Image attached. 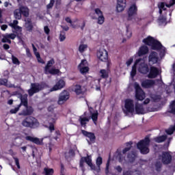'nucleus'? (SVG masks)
I'll list each match as a JSON object with an SVG mask.
<instances>
[{
    "label": "nucleus",
    "instance_id": "obj_49",
    "mask_svg": "<svg viewBox=\"0 0 175 175\" xmlns=\"http://www.w3.org/2000/svg\"><path fill=\"white\" fill-rule=\"evenodd\" d=\"M110 167V157H109L107 163H106V167H105V174H109V169Z\"/></svg>",
    "mask_w": 175,
    "mask_h": 175
},
{
    "label": "nucleus",
    "instance_id": "obj_46",
    "mask_svg": "<svg viewBox=\"0 0 175 175\" xmlns=\"http://www.w3.org/2000/svg\"><path fill=\"white\" fill-rule=\"evenodd\" d=\"M103 23H105V16L103 15H100L98 17L97 23H98L100 25H102Z\"/></svg>",
    "mask_w": 175,
    "mask_h": 175
},
{
    "label": "nucleus",
    "instance_id": "obj_14",
    "mask_svg": "<svg viewBox=\"0 0 175 175\" xmlns=\"http://www.w3.org/2000/svg\"><path fill=\"white\" fill-rule=\"evenodd\" d=\"M138 70L142 75H147L150 72V67H148V64L146 63L142 62L139 64Z\"/></svg>",
    "mask_w": 175,
    "mask_h": 175
},
{
    "label": "nucleus",
    "instance_id": "obj_62",
    "mask_svg": "<svg viewBox=\"0 0 175 175\" xmlns=\"http://www.w3.org/2000/svg\"><path fill=\"white\" fill-rule=\"evenodd\" d=\"M174 131H175L174 126H173L172 129L167 130L166 133L167 135H173Z\"/></svg>",
    "mask_w": 175,
    "mask_h": 175
},
{
    "label": "nucleus",
    "instance_id": "obj_25",
    "mask_svg": "<svg viewBox=\"0 0 175 175\" xmlns=\"http://www.w3.org/2000/svg\"><path fill=\"white\" fill-rule=\"evenodd\" d=\"M25 139L28 142H31V143H34V144H37L38 146L42 144V142H40V139L38 137H33L29 135L25 137Z\"/></svg>",
    "mask_w": 175,
    "mask_h": 175
},
{
    "label": "nucleus",
    "instance_id": "obj_19",
    "mask_svg": "<svg viewBox=\"0 0 175 175\" xmlns=\"http://www.w3.org/2000/svg\"><path fill=\"white\" fill-rule=\"evenodd\" d=\"M40 125V124L39 123V120H38L35 117L31 116L29 128H30V129H36V128H39Z\"/></svg>",
    "mask_w": 175,
    "mask_h": 175
},
{
    "label": "nucleus",
    "instance_id": "obj_55",
    "mask_svg": "<svg viewBox=\"0 0 175 175\" xmlns=\"http://www.w3.org/2000/svg\"><path fill=\"white\" fill-rule=\"evenodd\" d=\"M65 21H66V23H68V24H70L71 27H72V28H76V26H75V25L72 24V19L70 17H66L65 18Z\"/></svg>",
    "mask_w": 175,
    "mask_h": 175
},
{
    "label": "nucleus",
    "instance_id": "obj_22",
    "mask_svg": "<svg viewBox=\"0 0 175 175\" xmlns=\"http://www.w3.org/2000/svg\"><path fill=\"white\" fill-rule=\"evenodd\" d=\"M25 27L28 32H32L33 30V24L32 23V19L27 18L25 21Z\"/></svg>",
    "mask_w": 175,
    "mask_h": 175
},
{
    "label": "nucleus",
    "instance_id": "obj_13",
    "mask_svg": "<svg viewBox=\"0 0 175 175\" xmlns=\"http://www.w3.org/2000/svg\"><path fill=\"white\" fill-rule=\"evenodd\" d=\"M47 122H49V125L45 124L44 127L48 128L51 132V133H53L54 131H55V126L54 124H55V118H49L46 120Z\"/></svg>",
    "mask_w": 175,
    "mask_h": 175
},
{
    "label": "nucleus",
    "instance_id": "obj_53",
    "mask_svg": "<svg viewBox=\"0 0 175 175\" xmlns=\"http://www.w3.org/2000/svg\"><path fill=\"white\" fill-rule=\"evenodd\" d=\"M136 66H133L132 68V70L131 72V77H135V76H136Z\"/></svg>",
    "mask_w": 175,
    "mask_h": 175
},
{
    "label": "nucleus",
    "instance_id": "obj_52",
    "mask_svg": "<svg viewBox=\"0 0 175 175\" xmlns=\"http://www.w3.org/2000/svg\"><path fill=\"white\" fill-rule=\"evenodd\" d=\"M7 36V38H9L10 40L12 39V40H14L16 39V34L12 33H5Z\"/></svg>",
    "mask_w": 175,
    "mask_h": 175
},
{
    "label": "nucleus",
    "instance_id": "obj_21",
    "mask_svg": "<svg viewBox=\"0 0 175 175\" xmlns=\"http://www.w3.org/2000/svg\"><path fill=\"white\" fill-rule=\"evenodd\" d=\"M25 109H23L21 113H19V116H31L32 113H33V108L31 106L25 107Z\"/></svg>",
    "mask_w": 175,
    "mask_h": 175
},
{
    "label": "nucleus",
    "instance_id": "obj_38",
    "mask_svg": "<svg viewBox=\"0 0 175 175\" xmlns=\"http://www.w3.org/2000/svg\"><path fill=\"white\" fill-rule=\"evenodd\" d=\"M42 174H44V175H53V174H54V169L49 168V167H44V172H42Z\"/></svg>",
    "mask_w": 175,
    "mask_h": 175
},
{
    "label": "nucleus",
    "instance_id": "obj_61",
    "mask_svg": "<svg viewBox=\"0 0 175 175\" xmlns=\"http://www.w3.org/2000/svg\"><path fill=\"white\" fill-rule=\"evenodd\" d=\"M94 12H95L96 14H97L98 16H103V12H102V11L99 8H96L94 10Z\"/></svg>",
    "mask_w": 175,
    "mask_h": 175
},
{
    "label": "nucleus",
    "instance_id": "obj_42",
    "mask_svg": "<svg viewBox=\"0 0 175 175\" xmlns=\"http://www.w3.org/2000/svg\"><path fill=\"white\" fill-rule=\"evenodd\" d=\"M103 163V159L101 157H97L96 160V164L98 169H100V165Z\"/></svg>",
    "mask_w": 175,
    "mask_h": 175
},
{
    "label": "nucleus",
    "instance_id": "obj_60",
    "mask_svg": "<svg viewBox=\"0 0 175 175\" xmlns=\"http://www.w3.org/2000/svg\"><path fill=\"white\" fill-rule=\"evenodd\" d=\"M170 113H172V114H175V101H173L172 104L170 106Z\"/></svg>",
    "mask_w": 175,
    "mask_h": 175
},
{
    "label": "nucleus",
    "instance_id": "obj_27",
    "mask_svg": "<svg viewBox=\"0 0 175 175\" xmlns=\"http://www.w3.org/2000/svg\"><path fill=\"white\" fill-rule=\"evenodd\" d=\"M137 157V154L134 151H131L127 154V159L129 162H130L131 163H133V162L136 161Z\"/></svg>",
    "mask_w": 175,
    "mask_h": 175
},
{
    "label": "nucleus",
    "instance_id": "obj_63",
    "mask_svg": "<svg viewBox=\"0 0 175 175\" xmlns=\"http://www.w3.org/2000/svg\"><path fill=\"white\" fill-rule=\"evenodd\" d=\"M18 24V21L14 20L13 21V23H11L10 25V27H12V28H14V27H16Z\"/></svg>",
    "mask_w": 175,
    "mask_h": 175
},
{
    "label": "nucleus",
    "instance_id": "obj_43",
    "mask_svg": "<svg viewBox=\"0 0 175 175\" xmlns=\"http://www.w3.org/2000/svg\"><path fill=\"white\" fill-rule=\"evenodd\" d=\"M2 43H8L9 44H12V40H10L6 34L3 35V38L1 39Z\"/></svg>",
    "mask_w": 175,
    "mask_h": 175
},
{
    "label": "nucleus",
    "instance_id": "obj_2",
    "mask_svg": "<svg viewBox=\"0 0 175 175\" xmlns=\"http://www.w3.org/2000/svg\"><path fill=\"white\" fill-rule=\"evenodd\" d=\"M150 143H151V139H150V137L148 136L145 137L144 139L140 140L137 143V147L141 154L146 155L150 152Z\"/></svg>",
    "mask_w": 175,
    "mask_h": 175
},
{
    "label": "nucleus",
    "instance_id": "obj_6",
    "mask_svg": "<svg viewBox=\"0 0 175 175\" xmlns=\"http://www.w3.org/2000/svg\"><path fill=\"white\" fill-rule=\"evenodd\" d=\"M124 108L127 113H134L135 112V103L133 100L131 98H126L124 100Z\"/></svg>",
    "mask_w": 175,
    "mask_h": 175
},
{
    "label": "nucleus",
    "instance_id": "obj_12",
    "mask_svg": "<svg viewBox=\"0 0 175 175\" xmlns=\"http://www.w3.org/2000/svg\"><path fill=\"white\" fill-rule=\"evenodd\" d=\"M86 66L87 60L85 59L81 60V64H79L78 69H79L81 75H85V73L88 72V71L90 70V68H88V66Z\"/></svg>",
    "mask_w": 175,
    "mask_h": 175
},
{
    "label": "nucleus",
    "instance_id": "obj_7",
    "mask_svg": "<svg viewBox=\"0 0 175 175\" xmlns=\"http://www.w3.org/2000/svg\"><path fill=\"white\" fill-rule=\"evenodd\" d=\"M66 85V82H65V80L60 79L56 82L54 86L50 89L49 91L50 92H53L54 91H59V90H62V88H65Z\"/></svg>",
    "mask_w": 175,
    "mask_h": 175
},
{
    "label": "nucleus",
    "instance_id": "obj_39",
    "mask_svg": "<svg viewBox=\"0 0 175 175\" xmlns=\"http://www.w3.org/2000/svg\"><path fill=\"white\" fill-rule=\"evenodd\" d=\"M132 144H133V143L132 142L126 143V148H124L123 149V150H122L123 154H126V152H128V151H129L131 150V148H132Z\"/></svg>",
    "mask_w": 175,
    "mask_h": 175
},
{
    "label": "nucleus",
    "instance_id": "obj_16",
    "mask_svg": "<svg viewBox=\"0 0 175 175\" xmlns=\"http://www.w3.org/2000/svg\"><path fill=\"white\" fill-rule=\"evenodd\" d=\"M116 10L119 13L124 12L125 8H126V0H117Z\"/></svg>",
    "mask_w": 175,
    "mask_h": 175
},
{
    "label": "nucleus",
    "instance_id": "obj_1",
    "mask_svg": "<svg viewBox=\"0 0 175 175\" xmlns=\"http://www.w3.org/2000/svg\"><path fill=\"white\" fill-rule=\"evenodd\" d=\"M46 88H50V86L44 81L40 83H31L30 89L27 90L29 96H33L35 94H38L40 92V91L46 90Z\"/></svg>",
    "mask_w": 175,
    "mask_h": 175
},
{
    "label": "nucleus",
    "instance_id": "obj_50",
    "mask_svg": "<svg viewBox=\"0 0 175 175\" xmlns=\"http://www.w3.org/2000/svg\"><path fill=\"white\" fill-rule=\"evenodd\" d=\"M20 107H21L19 105L14 109H10V114H16L17 111L20 110Z\"/></svg>",
    "mask_w": 175,
    "mask_h": 175
},
{
    "label": "nucleus",
    "instance_id": "obj_8",
    "mask_svg": "<svg viewBox=\"0 0 175 175\" xmlns=\"http://www.w3.org/2000/svg\"><path fill=\"white\" fill-rule=\"evenodd\" d=\"M159 61V55L155 51H152L148 56V62L150 65H155Z\"/></svg>",
    "mask_w": 175,
    "mask_h": 175
},
{
    "label": "nucleus",
    "instance_id": "obj_31",
    "mask_svg": "<svg viewBox=\"0 0 175 175\" xmlns=\"http://www.w3.org/2000/svg\"><path fill=\"white\" fill-rule=\"evenodd\" d=\"M135 98L137 100H144L146 98V94L143 90L135 92Z\"/></svg>",
    "mask_w": 175,
    "mask_h": 175
},
{
    "label": "nucleus",
    "instance_id": "obj_29",
    "mask_svg": "<svg viewBox=\"0 0 175 175\" xmlns=\"http://www.w3.org/2000/svg\"><path fill=\"white\" fill-rule=\"evenodd\" d=\"M162 47H163V46L161 42L158 41L157 40H154V43L152 44L151 49L152 50H162Z\"/></svg>",
    "mask_w": 175,
    "mask_h": 175
},
{
    "label": "nucleus",
    "instance_id": "obj_58",
    "mask_svg": "<svg viewBox=\"0 0 175 175\" xmlns=\"http://www.w3.org/2000/svg\"><path fill=\"white\" fill-rule=\"evenodd\" d=\"M54 3H55V0H51L50 3L46 5L47 9H51L54 6Z\"/></svg>",
    "mask_w": 175,
    "mask_h": 175
},
{
    "label": "nucleus",
    "instance_id": "obj_17",
    "mask_svg": "<svg viewBox=\"0 0 175 175\" xmlns=\"http://www.w3.org/2000/svg\"><path fill=\"white\" fill-rule=\"evenodd\" d=\"M19 98L21 99V103L18 105L21 107V106H24L25 107H27L28 106V94H19Z\"/></svg>",
    "mask_w": 175,
    "mask_h": 175
},
{
    "label": "nucleus",
    "instance_id": "obj_32",
    "mask_svg": "<svg viewBox=\"0 0 175 175\" xmlns=\"http://www.w3.org/2000/svg\"><path fill=\"white\" fill-rule=\"evenodd\" d=\"M116 159H118L120 163H122V162L125 161V156H124V154H122V153L120 152L118 150L116 151Z\"/></svg>",
    "mask_w": 175,
    "mask_h": 175
},
{
    "label": "nucleus",
    "instance_id": "obj_41",
    "mask_svg": "<svg viewBox=\"0 0 175 175\" xmlns=\"http://www.w3.org/2000/svg\"><path fill=\"white\" fill-rule=\"evenodd\" d=\"M98 116H99L98 111H96L94 113H92V120L95 125H96V122L98 121Z\"/></svg>",
    "mask_w": 175,
    "mask_h": 175
},
{
    "label": "nucleus",
    "instance_id": "obj_15",
    "mask_svg": "<svg viewBox=\"0 0 175 175\" xmlns=\"http://www.w3.org/2000/svg\"><path fill=\"white\" fill-rule=\"evenodd\" d=\"M81 133L83 135V136H85V137H88L91 143H95V140H96V137H95V133L88 132L85 130H81Z\"/></svg>",
    "mask_w": 175,
    "mask_h": 175
},
{
    "label": "nucleus",
    "instance_id": "obj_47",
    "mask_svg": "<svg viewBox=\"0 0 175 175\" xmlns=\"http://www.w3.org/2000/svg\"><path fill=\"white\" fill-rule=\"evenodd\" d=\"M155 167H156L157 172H161V169H162V163L157 161L155 163Z\"/></svg>",
    "mask_w": 175,
    "mask_h": 175
},
{
    "label": "nucleus",
    "instance_id": "obj_9",
    "mask_svg": "<svg viewBox=\"0 0 175 175\" xmlns=\"http://www.w3.org/2000/svg\"><path fill=\"white\" fill-rule=\"evenodd\" d=\"M70 98V94L68 91L64 90L62 92L59 96L57 103L58 105H64L68 99Z\"/></svg>",
    "mask_w": 175,
    "mask_h": 175
},
{
    "label": "nucleus",
    "instance_id": "obj_18",
    "mask_svg": "<svg viewBox=\"0 0 175 175\" xmlns=\"http://www.w3.org/2000/svg\"><path fill=\"white\" fill-rule=\"evenodd\" d=\"M143 88H151L153 85H155V81L152 79H146L141 83Z\"/></svg>",
    "mask_w": 175,
    "mask_h": 175
},
{
    "label": "nucleus",
    "instance_id": "obj_3",
    "mask_svg": "<svg viewBox=\"0 0 175 175\" xmlns=\"http://www.w3.org/2000/svg\"><path fill=\"white\" fill-rule=\"evenodd\" d=\"M85 162L92 170H96V165L92 163V159L91 156L88 154L87 157H82L79 161V167H81L83 173L85 172V167H84Z\"/></svg>",
    "mask_w": 175,
    "mask_h": 175
},
{
    "label": "nucleus",
    "instance_id": "obj_24",
    "mask_svg": "<svg viewBox=\"0 0 175 175\" xmlns=\"http://www.w3.org/2000/svg\"><path fill=\"white\" fill-rule=\"evenodd\" d=\"M72 91L75 92L76 95H84V91L81 85L77 84L73 86Z\"/></svg>",
    "mask_w": 175,
    "mask_h": 175
},
{
    "label": "nucleus",
    "instance_id": "obj_44",
    "mask_svg": "<svg viewBox=\"0 0 175 175\" xmlns=\"http://www.w3.org/2000/svg\"><path fill=\"white\" fill-rule=\"evenodd\" d=\"M88 47V46L87 44H80L79 46V53H84V51H85V49H87Z\"/></svg>",
    "mask_w": 175,
    "mask_h": 175
},
{
    "label": "nucleus",
    "instance_id": "obj_54",
    "mask_svg": "<svg viewBox=\"0 0 175 175\" xmlns=\"http://www.w3.org/2000/svg\"><path fill=\"white\" fill-rule=\"evenodd\" d=\"M159 22L161 23V24H165V23H166V17L163 16H159Z\"/></svg>",
    "mask_w": 175,
    "mask_h": 175
},
{
    "label": "nucleus",
    "instance_id": "obj_30",
    "mask_svg": "<svg viewBox=\"0 0 175 175\" xmlns=\"http://www.w3.org/2000/svg\"><path fill=\"white\" fill-rule=\"evenodd\" d=\"M59 69L52 68L51 69L47 70V71L44 72L45 75H52L53 76H55V75H59Z\"/></svg>",
    "mask_w": 175,
    "mask_h": 175
},
{
    "label": "nucleus",
    "instance_id": "obj_57",
    "mask_svg": "<svg viewBox=\"0 0 175 175\" xmlns=\"http://www.w3.org/2000/svg\"><path fill=\"white\" fill-rule=\"evenodd\" d=\"M0 85H8V79H0Z\"/></svg>",
    "mask_w": 175,
    "mask_h": 175
},
{
    "label": "nucleus",
    "instance_id": "obj_51",
    "mask_svg": "<svg viewBox=\"0 0 175 175\" xmlns=\"http://www.w3.org/2000/svg\"><path fill=\"white\" fill-rule=\"evenodd\" d=\"M134 87L135 88V92H139V91L143 90V89H142V88H140V85H139V83H137L136 82L134 83Z\"/></svg>",
    "mask_w": 175,
    "mask_h": 175
},
{
    "label": "nucleus",
    "instance_id": "obj_37",
    "mask_svg": "<svg viewBox=\"0 0 175 175\" xmlns=\"http://www.w3.org/2000/svg\"><path fill=\"white\" fill-rule=\"evenodd\" d=\"M79 121L81 122V126H84V125L87 124V122H90V119H88L87 117L80 116Z\"/></svg>",
    "mask_w": 175,
    "mask_h": 175
},
{
    "label": "nucleus",
    "instance_id": "obj_45",
    "mask_svg": "<svg viewBox=\"0 0 175 175\" xmlns=\"http://www.w3.org/2000/svg\"><path fill=\"white\" fill-rule=\"evenodd\" d=\"M12 64H14V65H20V64H21L20 60H18V58H17L14 55L12 56Z\"/></svg>",
    "mask_w": 175,
    "mask_h": 175
},
{
    "label": "nucleus",
    "instance_id": "obj_10",
    "mask_svg": "<svg viewBox=\"0 0 175 175\" xmlns=\"http://www.w3.org/2000/svg\"><path fill=\"white\" fill-rule=\"evenodd\" d=\"M159 75V70L158 68L152 66L149 69V74L148 75V79H155Z\"/></svg>",
    "mask_w": 175,
    "mask_h": 175
},
{
    "label": "nucleus",
    "instance_id": "obj_4",
    "mask_svg": "<svg viewBox=\"0 0 175 175\" xmlns=\"http://www.w3.org/2000/svg\"><path fill=\"white\" fill-rule=\"evenodd\" d=\"M97 57L102 62H107V68L109 70L111 62L109 60V53L105 49H100L97 51Z\"/></svg>",
    "mask_w": 175,
    "mask_h": 175
},
{
    "label": "nucleus",
    "instance_id": "obj_20",
    "mask_svg": "<svg viewBox=\"0 0 175 175\" xmlns=\"http://www.w3.org/2000/svg\"><path fill=\"white\" fill-rule=\"evenodd\" d=\"M18 10L23 17H29V8L26 5H19Z\"/></svg>",
    "mask_w": 175,
    "mask_h": 175
},
{
    "label": "nucleus",
    "instance_id": "obj_36",
    "mask_svg": "<svg viewBox=\"0 0 175 175\" xmlns=\"http://www.w3.org/2000/svg\"><path fill=\"white\" fill-rule=\"evenodd\" d=\"M14 18H16V20H21L23 15L18 8L14 10Z\"/></svg>",
    "mask_w": 175,
    "mask_h": 175
},
{
    "label": "nucleus",
    "instance_id": "obj_28",
    "mask_svg": "<svg viewBox=\"0 0 175 175\" xmlns=\"http://www.w3.org/2000/svg\"><path fill=\"white\" fill-rule=\"evenodd\" d=\"M142 42L146 46H152L154 42H155V40L153 37L149 36L146 38H144L142 40Z\"/></svg>",
    "mask_w": 175,
    "mask_h": 175
},
{
    "label": "nucleus",
    "instance_id": "obj_11",
    "mask_svg": "<svg viewBox=\"0 0 175 175\" xmlns=\"http://www.w3.org/2000/svg\"><path fill=\"white\" fill-rule=\"evenodd\" d=\"M161 161L163 165H169L172 162V154L169 152H163Z\"/></svg>",
    "mask_w": 175,
    "mask_h": 175
},
{
    "label": "nucleus",
    "instance_id": "obj_35",
    "mask_svg": "<svg viewBox=\"0 0 175 175\" xmlns=\"http://www.w3.org/2000/svg\"><path fill=\"white\" fill-rule=\"evenodd\" d=\"M166 139H167V135H164L156 137L154 138V142L156 143H163V142H165V140H166Z\"/></svg>",
    "mask_w": 175,
    "mask_h": 175
},
{
    "label": "nucleus",
    "instance_id": "obj_5",
    "mask_svg": "<svg viewBox=\"0 0 175 175\" xmlns=\"http://www.w3.org/2000/svg\"><path fill=\"white\" fill-rule=\"evenodd\" d=\"M127 14L128 21H131V20H133L137 16V5H136V3H133L129 7L127 10Z\"/></svg>",
    "mask_w": 175,
    "mask_h": 175
},
{
    "label": "nucleus",
    "instance_id": "obj_48",
    "mask_svg": "<svg viewBox=\"0 0 175 175\" xmlns=\"http://www.w3.org/2000/svg\"><path fill=\"white\" fill-rule=\"evenodd\" d=\"M66 39V33L64 31H61L59 34V41L64 42Z\"/></svg>",
    "mask_w": 175,
    "mask_h": 175
},
{
    "label": "nucleus",
    "instance_id": "obj_33",
    "mask_svg": "<svg viewBox=\"0 0 175 175\" xmlns=\"http://www.w3.org/2000/svg\"><path fill=\"white\" fill-rule=\"evenodd\" d=\"M55 64V61L54 59H51L49 61L47 62L46 65L44 67V72H47V70H49L51 66Z\"/></svg>",
    "mask_w": 175,
    "mask_h": 175
},
{
    "label": "nucleus",
    "instance_id": "obj_34",
    "mask_svg": "<svg viewBox=\"0 0 175 175\" xmlns=\"http://www.w3.org/2000/svg\"><path fill=\"white\" fill-rule=\"evenodd\" d=\"M31 116H28L22 121V125L23 126H25V128H29Z\"/></svg>",
    "mask_w": 175,
    "mask_h": 175
},
{
    "label": "nucleus",
    "instance_id": "obj_56",
    "mask_svg": "<svg viewBox=\"0 0 175 175\" xmlns=\"http://www.w3.org/2000/svg\"><path fill=\"white\" fill-rule=\"evenodd\" d=\"M165 6H166V5L164 2H161L158 4L159 9H161L162 10H166V8H165Z\"/></svg>",
    "mask_w": 175,
    "mask_h": 175
},
{
    "label": "nucleus",
    "instance_id": "obj_59",
    "mask_svg": "<svg viewBox=\"0 0 175 175\" xmlns=\"http://www.w3.org/2000/svg\"><path fill=\"white\" fill-rule=\"evenodd\" d=\"M14 159L15 161V165H16V167L18 169H21V167L20 166V161L18 160V158L14 157Z\"/></svg>",
    "mask_w": 175,
    "mask_h": 175
},
{
    "label": "nucleus",
    "instance_id": "obj_64",
    "mask_svg": "<svg viewBox=\"0 0 175 175\" xmlns=\"http://www.w3.org/2000/svg\"><path fill=\"white\" fill-rule=\"evenodd\" d=\"M47 111L50 113H53V111H54V105H50L49 107H48Z\"/></svg>",
    "mask_w": 175,
    "mask_h": 175
},
{
    "label": "nucleus",
    "instance_id": "obj_23",
    "mask_svg": "<svg viewBox=\"0 0 175 175\" xmlns=\"http://www.w3.org/2000/svg\"><path fill=\"white\" fill-rule=\"evenodd\" d=\"M148 53V46L146 45L142 46L137 53L138 57H143V55H146V54Z\"/></svg>",
    "mask_w": 175,
    "mask_h": 175
},
{
    "label": "nucleus",
    "instance_id": "obj_26",
    "mask_svg": "<svg viewBox=\"0 0 175 175\" xmlns=\"http://www.w3.org/2000/svg\"><path fill=\"white\" fill-rule=\"evenodd\" d=\"M135 110L136 114H144V107H143V104H139V103H136L135 105Z\"/></svg>",
    "mask_w": 175,
    "mask_h": 175
},
{
    "label": "nucleus",
    "instance_id": "obj_40",
    "mask_svg": "<svg viewBox=\"0 0 175 175\" xmlns=\"http://www.w3.org/2000/svg\"><path fill=\"white\" fill-rule=\"evenodd\" d=\"M100 74L101 79H109V72L107 70L102 69L100 70Z\"/></svg>",
    "mask_w": 175,
    "mask_h": 175
}]
</instances>
